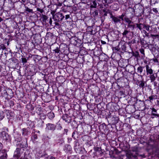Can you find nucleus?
<instances>
[{
  "label": "nucleus",
  "instance_id": "bb28decb",
  "mask_svg": "<svg viewBox=\"0 0 159 159\" xmlns=\"http://www.w3.org/2000/svg\"><path fill=\"white\" fill-rule=\"evenodd\" d=\"M40 118L41 120H44L46 118V115L43 113H41L39 114Z\"/></svg>",
  "mask_w": 159,
  "mask_h": 159
},
{
  "label": "nucleus",
  "instance_id": "f03ea898",
  "mask_svg": "<svg viewBox=\"0 0 159 159\" xmlns=\"http://www.w3.org/2000/svg\"><path fill=\"white\" fill-rule=\"evenodd\" d=\"M0 138L5 142H10L11 140V136L4 131L0 133Z\"/></svg>",
  "mask_w": 159,
  "mask_h": 159
},
{
  "label": "nucleus",
  "instance_id": "473e14b6",
  "mask_svg": "<svg viewBox=\"0 0 159 159\" xmlns=\"http://www.w3.org/2000/svg\"><path fill=\"white\" fill-rule=\"evenodd\" d=\"M58 46L56 47V48L54 50H53V51H54L56 53H59L60 52V46H58Z\"/></svg>",
  "mask_w": 159,
  "mask_h": 159
},
{
  "label": "nucleus",
  "instance_id": "de8ad7c7",
  "mask_svg": "<svg viewBox=\"0 0 159 159\" xmlns=\"http://www.w3.org/2000/svg\"><path fill=\"white\" fill-rule=\"evenodd\" d=\"M152 11L153 12H155L156 13H157L158 12V11L157 10V8H153Z\"/></svg>",
  "mask_w": 159,
  "mask_h": 159
},
{
  "label": "nucleus",
  "instance_id": "a211bd4d",
  "mask_svg": "<svg viewBox=\"0 0 159 159\" xmlns=\"http://www.w3.org/2000/svg\"><path fill=\"white\" fill-rule=\"evenodd\" d=\"M144 68L143 66H139L137 69V72L139 74H141L143 72V69Z\"/></svg>",
  "mask_w": 159,
  "mask_h": 159
},
{
  "label": "nucleus",
  "instance_id": "e433bc0d",
  "mask_svg": "<svg viewBox=\"0 0 159 159\" xmlns=\"http://www.w3.org/2000/svg\"><path fill=\"white\" fill-rule=\"evenodd\" d=\"M103 11L104 12V16H107V14L108 13H109L110 14L109 12H111L110 10H108L107 11H106L105 10H103Z\"/></svg>",
  "mask_w": 159,
  "mask_h": 159
},
{
  "label": "nucleus",
  "instance_id": "7c9ffc66",
  "mask_svg": "<svg viewBox=\"0 0 159 159\" xmlns=\"http://www.w3.org/2000/svg\"><path fill=\"white\" fill-rule=\"evenodd\" d=\"M56 127V125H55L50 124V130H54L55 129Z\"/></svg>",
  "mask_w": 159,
  "mask_h": 159
},
{
  "label": "nucleus",
  "instance_id": "338daca9",
  "mask_svg": "<svg viewBox=\"0 0 159 159\" xmlns=\"http://www.w3.org/2000/svg\"><path fill=\"white\" fill-rule=\"evenodd\" d=\"M50 159H55L54 157L51 156V157H50Z\"/></svg>",
  "mask_w": 159,
  "mask_h": 159
},
{
  "label": "nucleus",
  "instance_id": "423d86ee",
  "mask_svg": "<svg viewBox=\"0 0 159 159\" xmlns=\"http://www.w3.org/2000/svg\"><path fill=\"white\" fill-rule=\"evenodd\" d=\"M155 140L152 137H150L148 142L147 143L148 147H149V149H153L155 147L154 145Z\"/></svg>",
  "mask_w": 159,
  "mask_h": 159
},
{
  "label": "nucleus",
  "instance_id": "a18cd8bd",
  "mask_svg": "<svg viewBox=\"0 0 159 159\" xmlns=\"http://www.w3.org/2000/svg\"><path fill=\"white\" fill-rule=\"evenodd\" d=\"M50 119L53 118L55 117L54 114L53 112L50 111Z\"/></svg>",
  "mask_w": 159,
  "mask_h": 159
},
{
  "label": "nucleus",
  "instance_id": "412c9836",
  "mask_svg": "<svg viewBox=\"0 0 159 159\" xmlns=\"http://www.w3.org/2000/svg\"><path fill=\"white\" fill-rule=\"evenodd\" d=\"M94 18H95L98 16V12L97 10H95L91 14Z\"/></svg>",
  "mask_w": 159,
  "mask_h": 159
},
{
  "label": "nucleus",
  "instance_id": "69168bd1",
  "mask_svg": "<svg viewBox=\"0 0 159 159\" xmlns=\"http://www.w3.org/2000/svg\"><path fill=\"white\" fill-rule=\"evenodd\" d=\"M134 148H135V149H133V151H135L137 149V147L135 148V147Z\"/></svg>",
  "mask_w": 159,
  "mask_h": 159
},
{
  "label": "nucleus",
  "instance_id": "09e8293b",
  "mask_svg": "<svg viewBox=\"0 0 159 159\" xmlns=\"http://www.w3.org/2000/svg\"><path fill=\"white\" fill-rule=\"evenodd\" d=\"M21 46H20L18 47H17V46H16V48L17 49L16 50L18 52L19 50H20L21 49Z\"/></svg>",
  "mask_w": 159,
  "mask_h": 159
},
{
  "label": "nucleus",
  "instance_id": "6e6552de",
  "mask_svg": "<svg viewBox=\"0 0 159 159\" xmlns=\"http://www.w3.org/2000/svg\"><path fill=\"white\" fill-rule=\"evenodd\" d=\"M57 8V5H50V11L52 15L54 14Z\"/></svg>",
  "mask_w": 159,
  "mask_h": 159
},
{
  "label": "nucleus",
  "instance_id": "4be33fe9",
  "mask_svg": "<svg viewBox=\"0 0 159 159\" xmlns=\"http://www.w3.org/2000/svg\"><path fill=\"white\" fill-rule=\"evenodd\" d=\"M132 54L133 56L135 57L136 58H138L140 57L139 52L137 51H136L135 52H132Z\"/></svg>",
  "mask_w": 159,
  "mask_h": 159
},
{
  "label": "nucleus",
  "instance_id": "2f4dec72",
  "mask_svg": "<svg viewBox=\"0 0 159 159\" xmlns=\"http://www.w3.org/2000/svg\"><path fill=\"white\" fill-rule=\"evenodd\" d=\"M4 113L2 111H0V120H2L4 117Z\"/></svg>",
  "mask_w": 159,
  "mask_h": 159
},
{
  "label": "nucleus",
  "instance_id": "aec40b11",
  "mask_svg": "<svg viewBox=\"0 0 159 159\" xmlns=\"http://www.w3.org/2000/svg\"><path fill=\"white\" fill-rule=\"evenodd\" d=\"M145 84H146L145 82L144 81H140L139 84V86L143 89L145 87Z\"/></svg>",
  "mask_w": 159,
  "mask_h": 159
},
{
  "label": "nucleus",
  "instance_id": "393cba45",
  "mask_svg": "<svg viewBox=\"0 0 159 159\" xmlns=\"http://www.w3.org/2000/svg\"><path fill=\"white\" fill-rule=\"evenodd\" d=\"M76 42V45H78L79 46H81L83 43V40H75Z\"/></svg>",
  "mask_w": 159,
  "mask_h": 159
},
{
  "label": "nucleus",
  "instance_id": "864d4df0",
  "mask_svg": "<svg viewBox=\"0 0 159 159\" xmlns=\"http://www.w3.org/2000/svg\"><path fill=\"white\" fill-rule=\"evenodd\" d=\"M152 116H159L158 114H156V113H154L153 112H152Z\"/></svg>",
  "mask_w": 159,
  "mask_h": 159
},
{
  "label": "nucleus",
  "instance_id": "13d9d810",
  "mask_svg": "<svg viewBox=\"0 0 159 159\" xmlns=\"http://www.w3.org/2000/svg\"><path fill=\"white\" fill-rule=\"evenodd\" d=\"M132 30H133L134 29V28H135V25H132Z\"/></svg>",
  "mask_w": 159,
  "mask_h": 159
},
{
  "label": "nucleus",
  "instance_id": "49530a36",
  "mask_svg": "<svg viewBox=\"0 0 159 159\" xmlns=\"http://www.w3.org/2000/svg\"><path fill=\"white\" fill-rule=\"evenodd\" d=\"M151 109L152 110V112H154L155 113H156L157 112V110L155 109L154 108H152Z\"/></svg>",
  "mask_w": 159,
  "mask_h": 159
},
{
  "label": "nucleus",
  "instance_id": "6e6d98bb",
  "mask_svg": "<svg viewBox=\"0 0 159 159\" xmlns=\"http://www.w3.org/2000/svg\"><path fill=\"white\" fill-rule=\"evenodd\" d=\"M75 134V131H74L73 133H72V137H73V138H75V137H74V135Z\"/></svg>",
  "mask_w": 159,
  "mask_h": 159
},
{
  "label": "nucleus",
  "instance_id": "ea45409f",
  "mask_svg": "<svg viewBox=\"0 0 159 159\" xmlns=\"http://www.w3.org/2000/svg\"><path fill=\"white\" fill-rule=\"evenodd\" d=\"M50 39H56V40H57V37L56 36H54L53 34H52L50 33Z\"/></svg>",
  "mask_w": 159,
  "mask_h": 159
},
{
  "label": "nucleus",
  "instance_id": "1a4fd4ad",
  "mask_svg": "<svg viewBox=\"0 0 159 159\" xmlns=\"http://www.w3.org/2000/svg\"><path fill=\"white\" fill-rule=\"evenodd\" d=\"M7 158V154L6 152L3 150L0 151V159H6Z\"/></svg>",
  "mask_w": 159,
  "mask_h": 159
},
{
  "label": "nucleus",
  "instance_id": "a19ab883",
  "mask_svg": "<svg viewBox=\"0 0 159 159\" xmlns=\"http://www.w3.org/2000/svg\"><path fill=\"white\" fill-rule=\"evenodd\" d=\"M125 14H124V13H123L121 16H119V19L120 20L121 19L122 20H124L123 18L125 16Z\"/></svg>",
  "mask_w": 159,
  "mask_h": 159
},
{
  "label": "nucleus",
  "instance_id": "c85d7f7f",
  "mask_svg": "<svg viewBox=\"0 0 159 159\" xmlns=\"http://www.w3.org/2000/svg\"><path fill=\"white\" fill-rule=\"evenodd\" d=\"M24 143L23 144V145L22 146V147L23 148L24 147H26L28 146V144L27 143V139H25V140H24Z\"/></svg>",
  "mask_w": 159,
  "mask_h": 159
},
{
  "label": "nucleus",
  "instance_id": "052dcab7",
  "mask_svg": "<svg viewBox=\"0 0 159 159\" xmlns=\"http://www.w3.org/2000/svg\"><path fill=\"white\" fill-rule=\"evenodd\" d=\"M34 139H37L38 138L37 135L36 134L34 135Z\"/></svg>",
  "mask_w": 159,
  "mask_h": 159
},
{
  "label": "nucleus",
  "instance_id": "2eb2a0df",
  "mask_svg": "<svg viewBox=\"0 0 159 159\" xmlns=\"http://www.w3.org/2000/svg\"><path fill=\"white\" fill-rule=\"evenodd\" d=\"M154 40H146V43H147L148 45L150 47L151 46L152 48V45L153 43Z\"/></svg>",
  "mask_w": 159,
  "mask_h": 159
},
{
  "label": "nucleus",
  "instance_id": "72a5a7b5",
  "mask_svg": "<svg viewBox=\"0 0 159 159\" xmlns=\"http://www.w3.org/2000/svg\"><path fill=\"white\" fill-rule=\"evenodd\" d=\"M155 96L154 95H151L148 97V99H149V101L150 102H152L151 101L153 100L154 99Z\"/></svg>",
  "mask_w": 159,
  "mask_h": 159
},
{
  "label": "nucleus",
  "instance_id": "f704fd0d",
  "mask_svg": "<svg viewBox=\"0 0 159 159\" xmlns=\"http://www.w3.org/2000/svg\"><path fill=\"white\" fill-rule=\"evenodd\" d=\"M155 48H159V40H155Z\"/></svg>",
  "mask_w": 159,
  "mask_h": 159
},
{
  "label": "nucleus",
  "instance_id": "680f3d73",
  "mask_svg": "<svg viewBox=\"0 0 159 159\" xmlns=\"http://www.w3.org/2000/svg\"><path fill=\"white\" fill-rule=\"evenodd\" d=\"M101 43L103 44H105L106 43L103 40H101Z\"/></svg>",
  "mask_w": 159,
  "mask_h": 159
},
{
  "label": "nucleus",
  "instance_id": "774afa93",
  "mask_svg": "<svg viewBox=\"0 0 159 159\" xmlns=\"http://www.w3.org/2000/svg\"><path fill=\"white\" fill-rule=\"evenodd\" d=\"M144 8H143V10H142V11L141 12L142 14H143V13H144Z\"/></svg>",
  "mask_w": 159,
  "mask_h": 159
},
{
  "label": "nucleus",
  "instance_id": "20e7f679",
  "mask_svg": "<svg viewBox=\"0 0 159 159\" xmlns=\"http://www.w3.org/2000/svg\"><path fill=\"white\" fill-rule=\"evenodd\" d=\"M95 29H94V27L93 26H88L86 29V31L84 34V36L85 35L86 36L87 34H89L90 35L94 34L96 33V31L95 30Z\"/></svg>",
  "mask_w": 159,
  "mask_h": 159
},
{
  "label": "nucleus",
  "instance_id": "0eeeda50",
  "mask_svg": "<svg viewBox=\"0 0 159 159\" xmlns=\"http://www.w3.org/2000/svg\"><path fill=\"white\" fill-rule=\"evenodd\" d=\"M110 15V18L112 19V20L113 21L115 24H116L119 22L120 21V20L119 19V17H117L114 16L112 14V13L111 12H109Z\"/></svg>",
  "mask_w": 159,
  "mask_h": 159
},
{
  "label": "nucleus",
  "instance_id": "dca6fc26",
  "mask_svg": "<svg viewBox=\"0 0 159 159\" xmlns=\"http://www.w3.org/2000/svg\"><path fill=\"white\" fill-rule=\"evenodd\" d=\"M149 78L150 80H151V82H154L156 79V77L155 75L154 74H152V75H150Z\"/></svg>",
  "mask_w": 159,
  "mask_h": 159
},
{
  "label": "nucleus",
  "instance_id": "ddd939ff",
  "mask_svg": "<svg viewBox=\"0 0 159 159\" xmlns=\"http://www.w3.org/2000/svg\"><path fill=\"white\" fill-rule=\"evenodd\" d=\"M130 32L129 30H127V28H126V25H125V30L122 34L123 37H127L126 35L130 33Z\"/></svg>",
  "mask_w": 159,
  "mask_h": 159
},
{
  "label": "nucleus",
  "instance_id": "37998d69",
  "mask_svg": "<svg viewBox=\"0 0 159 159\" xmlns=\"http://www.w3.org/2000/svg\"><path fill=\"white\" fill-rule=\"evenodd\" d=\"M152 60L154 62H156L157 63H158V62H159L157 59V58H156L155 57L153 58L152 59Z\"/></svg>",
  "mask_w": 159,
  "mask_h": 159
},
{
  "label": "nucleus",
  "instance_id": "58836bf2",
  "mask_svg": "<svg viewBox=\"0 0 159 159\" xmlns=\"http://www.w3.org/2000/svg\"><path fill=\"white\" fill-rule=\"evenodd\" d=\"M127 26V27L126 26V28H127V30H129V31H130V29L132 30V24H128Z\"/></svg>",
  "mask_w": 159,
  "mask_h": 159
},
{
  "label": "nucleus",
  "instance_id": "4d7b16f0",
  "mask_svg": "<svg viewBox=\"0 0 159 159\" xmlns=\"http://www.w3.org/2000/svg\"><path fill=\"white\" fill-rule=\"evenodd\" d=\"M105 1V2L106 3L108 4L109 3H111V1H107V0H104Z\"/></svg>",
  "mask_w": 159,
  "mask_h": 159
},
{
  "label": "nucleus",
  "instance_id": "cd10ccee",
  "mask_svg": "<svg viewBox=\"0 0 159 159\" xmlns=\"http://www.w3.org/2000/svg\"><path fill=\"white\" fill-rule=\"evenodd\" d=\"M136 27L138 28L140 30H142V25H143V24L140 23V24H136Z\"/></svg>",
  "mask_w": 159,
  "mask_h": 159
},
{
  "label": "nucleus",
  "instance_id": "e2e57ef3",
  "mask_svg": "<svg viewBox=\"0 0 159 159\" xmlns=\"http://www.w3.org/2000/svg\"><path fill=\"white\" fill-rule=\"evenodd\" d=\"M57 5V6H61L62 5V3H59Z\"/></svg>",
  "mask_w": 159,
  "mask_h": 159
},
{
  "label": "nucleus",
  "instance_id": "5fc2aeb1",
  "mask_svg": "<svg viewBox=\"0 0 159 159\" xmlns=\"http://www.w3.org/2000/svg\"><path fill=\"white\" fill-rule=\"evenodd\" d=\"M9 103L11 104H10V106H11V105L12 106H13L14 105V102L12 101H10L9 102Z\"/></svg>",
  "mask_w": 159,
  "mask_h": 159
},
{
  "label": "nucleus",
  "instance_id": "f257e3e1",
  "mask_svg": "<svg viewBox=\"0 0 159 159\" xmlns=\"http://www.w3.org/2000/svg\"><path fill=\"white\" fill-rule=\"evenodd\" d=\"M61 9L63 13L59 12L55 15L54 14L52 15V18L55 21H57L58 22L60 21L65 18V20H66L70 18L69 15L66 14V12H67L66 11L63 9L62 8Z\"/></svg>",
  "mask_w": 159,
  "mask_h": 159
},
{
  "label": "nucleus",
  "instance_id": "c756f323",
  "mask_svg": "<svg viewBox=\"0 0 159 159\" xmlns=\"http://www.w3.org/2000/svg\"><path fill=\"white\" fill-rule=\"evenodd\" d=\"M143 28L145 29L147 31H149V30L150 26L148 25H146L145 24H143Z\"/></svg>",
  "mask_w": 159,
  "mask_h": 159
},
{
  "label": "nucleus",
  "instance_id": "0e129e2a",
  "mask_svg": "<svg viewBox=\"0 0 159 159\" xmlns=\"http://www.w3.org/2000/svg\"><path fill=\"white\" fill-rule=\"evenodd\" d=\"M157 105H158L159 107V100L157 101Z\"/></svg>",
  "mask_w": 159,
  "mask_h": 159
},
{
  "label": "nucleus",
  "instance_id": "39448f33",
  "mask_svg": "<svg viewBox=\"0 0 159 159\" xmlns=\"http://www.w3.org/2000/svg\"><path fill=\"white\" fill-rule=\"evenodd\" d=\"M24 149L22 148H17L14 152L13 157L18 159L23 153Z\"/></svg>",
  "mask_w": 159,
  "mask_h": 159
},
{
  "label": "nucleus",
  "instance_id": "4468645a",
  "mask_svg": "<svg viewBox=\"0 0 159 159\" xmlns=\"http://www.w3.org/2000/svg\"><path fill=\"white\" fill-rule=\"evenodd\" d=\"M62 117L63 120L65 121L66 122L68 123H69L70 122V120H68V116L67 114H65L63 115Z\"/></svg>",
  "mask_w": 159,
  "mask_h": 159
},
{
  "label": "nucleus",
  "instance_id": "bf43d9fd",
  "mask_svg": "<svg viewBox=\"0 0 159 159\" xmlns=\"http://www.w3.org/2000/svg\"><path fill=\"white\" fill-rule=\"evenodd\" d=\"M155 40H154V41L153 42V45H152V48H155V45H154L155 44Z\"/></svg>",
  "mask_w": 159,
  "mask_h": 159
},
{
  "label": "nucleus",
  "instance_id": "4c0bfd02",
  "mask_svg": "<svg viewBox=\"0 0 159 159\" xmlns=\"http://www.w3.org/2000/svg\"><path fill=\"white\" fill-rule=\"evenodd\" d=\"M22 62L23 63V65H24V64L27 62V60L25 58L23 57L21 58Z\"/></svg>",
  "mask_w": 159,
  "mask_h": 159
},
{
  "label": "nucleus",
  "instance_id": "5701e85b",
  "mask_svg": "<svg viewBox=\"0 0 159 159\" xmlns=\"http://www.w3.org/2000/svg\"><path fill=\"white\" fill-rule=\"evenodd\" d=\"M127 156L130 158H131L132 157H133L134 158H137V156L135 155H134L132 153H130L128 154L127 155Z\"/></svg>",
  "mask_w": 159,
  "mask_h": 159
},
{
  "label": "nucleus",
  "instance_id": "c03bdc74",
  "mask_svg": "<svg viewBox=\"0 0 159 159\" xmlns=\"http://www.w3.org/2000/svg\"><path fill=\"white\" fill-rule=\"evenodd\" d=\"M0 48H1L2 49V50H4L6 49V47L3 44H2L0 45Z\"/></svg>",
  "mask_w": 159,
  "mask_h": 159
},
{
  "label": "nucleus",
  "instance_id": "79ce46f5",
  "mask_svg": "<svg viewBox=\"0 0 159 159\" xmlns=\"http://www.w3.org/2000/svg\"><path fill=\"white\" fill-rule=\"evenodd\" d=\"M37 10L39 11L40 13H42L43 11V10L42 9L39 8V7H38L37 8Z\"/></svg>",
  "mask_w": 159,
  "mask_h": 159
},
{
  "label": "nucleus",
  "instance_id": "8fccbe9b",
  "mask_svg": "<svg viewBox=\"0 0 159 159\" xmlns=\"http://www.w3.org/2000/svg\"><path fill=\"white\" fill-rule=\"evenodd\" d=\"M68 129H64V134H66V135H67V133L68 132Z\"/></svg>",
  "mask_w": 159,
  "mask_h": 159
},
{
  "label": "nucleus",
  "instance_id": "a878e982",
  "mask_svg": "<svg viewBox=\"0 0 159 159\" xmlns=\"http://www.w3.org/2000/svg\"><path fill=\"white\" fill-rule=\"evenodd\" d=\"M58 0H50V5H57Z\"/></svg>",
  "mask_w": 159,
  "mask_h": 159
},
{
  "label": "nucleus",
  "instance_id": "3c124183",
  "mask_svg": "<svg viewBox=\"0 0 159 159\" xmlns=\"http://www.w3.org/2000/svg\"><path fill=\"white\" fill-rule=\"evenodd\" d=\"M3 148V145L0 142V150L2 149Z\"/></svg>",
  "mask_w": 159,
  "mask_h": 159
},
{
  "label": "nucleus",
  "instance_id": "603ef678",
  "mask_svg": "<svg viewBox=\"0 0 159 159\" xmlns=\"http://www.w3.org/2000/svg\"><path fill=\"white\" fill-rule=\"evenodd\" d=\"M26 11H28V12H31L32 11V9H31L29 8H27L26 9Z\"/></svg>",
  "mask_w": 159,
  "mask_h": 159
},
{
  "label": "nucleus",
  "instance_id": "c9c22d12",
  "mask_svg": "<svg viewBox=\"0 0 159 159\" xmlns=\"http://www.w3.org/2000/svg\"><path fill=\"white\" fill-rule=\"evenodd\" d=\"M97 5L96 2L95 1H94L93 2V5H91V7L92 8H96Z\"/></svg>",
  "mask_w": 159,
  "mask_h": 159
},
{
  "label": "nucleus",
  "instance_id": "b1692460",
  "mask_svg": "<svg viewBox=\"0 0 159 159\" xmlns=\"http://www.w3.org/2000/svg\"><path fill=\"white\" fill-rule=\"evenodd\" d=\"M139 51L141 54H142L141 57L142 58H144L145 57V53H144V50L143 48H141L140 49Z\"/></svg>",
  "mask_w": 159,
  "mask_h": 159
},
{
  "label": "nucleus",
  "instance_id": "9b49d317",
  "mask_svg": "<svg viewBox=\"0 0 159 159\" xmlns=\"http://www.w3.org/2000/svg\"><path fill=\"white\" fill-rule=\"evenodd\" d=\"M146 72L147 75H152L153 74V70L150 68L149 67V66L148 65H147L145 66Z\"/></svg>",
  "mask_w": 159,
  "mask_h": 159
},
{
  "label": "nucleus",
  "instance_id": "9d476101",
  "mask_svg": "<svg viewBox=\"0 0 159 159\" xmlns=\"http://www.w3.org/2000/svg\"><path fill=\"white\" fill-rule=\"evenodd\" d=\"M29 128L28 127L27 128H23L22 129V134L23 135L25 136L29 134L30 132L29 130Z\"/></svg>",
  "mask_w": 159,
  "mask_h": 159
},
{
  "label": "nucleus",
  "instance_id": "6ab92c4d",
  "mask_svg": "<svg viewBox=\"0 0 159 159\" xmlns=\"http://www.w3.org/2000/svg\"><path fill=\"white\" fill-rule=\"evenodd\" d=\"M124 20L128 24L133 23V22H132L128 17H125L124 18Z\"/></svg>",
  "mask_w": 159,
  "mask_h": 159
},
{
  "label": "nucleus",
  "instance_id": "f3484780",
  "mask_svg": "<svg viewBox=\"0 0 159 159\" xmlns=\"http://www.w3.org/2000/svg\"><path fill=\"white\" fill-rule=\"evenodd\" d=\"M113 50L115 52H120V47H119V45L118 47H116L113 48Z\"/></svg>",
  "mask_w": 159,
  "mask_h": 159
},
{
  "label": "nucleus",
  "instance_id": "f8f14e48",
  "mask_svg": "<svg viewBox=\"0 0 159 159\" xmlns=\"http://www.w3.org/2000/svg\"><path fill=\"white\" fill-rule=\"evenodd\" d=\"M129 10L130 11V13L131 14L130 17L131 18L133 17L135 15V10L134 8L132 7H129Z\"/></svg>",
  "mask_w": 159,
  "mask_h": 159
},
{
  "label": "nucleus",
  "instance_id": "7ed1b4c3",
  "mask_svg": "<svg viewBox=\"0 0 159 159\" xmlns=\"http://www.w3.org/2000/svg\"><path fill=\"white\" fill-rule=\"evenodd\" d=\"M131 42L130 43L129 42H127L124 40H121L119 42V47H120V48L123 51H125L126 50V45H129L130 46L131 45Z\"/></svg>",
  "mask_w": 159,
  "mask_h": 159
}]
</instances>
